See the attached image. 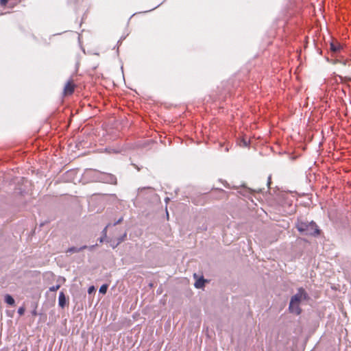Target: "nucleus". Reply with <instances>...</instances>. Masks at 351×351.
Returning <instances> with one entry per match:
<instances>
[{
	"label": "nucleus",
	"mask_w": 351,
	"mask_h": 351,
	"mask_svg": "<svg viewBox=\"0 0 351 351\" xmlns=\"http://www.w3.org/2000/svg\"><path fill=\"white\" fill-rule=\"evenodd\" d=\"M308 294L303 288H299L298 292L291 297L289 310L291 313L297 315H300L302 312L300 304L302 301L307 300Z\"/></svg>",
	"instance_id": "obj_1"
},
{
	"label": "nucleus",
	"mask_w": 351,
	"mask_h": 351,
	"mask_svg": "<svg viewBox=\"0 0 351 351\" xmlns=\"http://www.w3.org/2000/svg\"><path fill=\"white\" fill-rule=\"evenodd\" d=\"M298 230L304 235H317L319 234V230L315 223L298 221L296 225Z\"/></svg>",
	"instance_id": "obj_2"
},
{
	"label": "nucleus",
	"mask_w": 351,
	"mask_h": 351,
	"mask_svg": "<svg viewBox=\"0 0 351 351\" xmlns=\"http://www.w3.org/2000/svg\"><path fill=\"white\" fill-rule=\"evenodd\" d=\"M74 91V85L71 83V81H69L64 88V95H71Z\"/></svg>",
	"instance_id": "obj_3"
},
{
	"label": "nucleus",
	"mask_w": 351,
	"mask_h": 351,
	"mask_svg": "<svg viewBox=\"0 0 351 351\" xmlns=\"http://www.w3.org/2000/svg\"><path fill=\"white\" fill-rule=\"evenodd\" d=\"M58 304L62 308H63L66 304V297L63 292H60L59 294Z\"/></svg>",
	"instance_id": "obj_4"
},
{
	"label": "nucleus",
	"mask_w": 351,
	"mask_h": 351,
	"mask_svg": "<svg viewBox=\"0 0 351 351\" xmlns=\"http://www.w3.org/2000/svg\"><path fill=\"white\" fill-rule=\"evenodd\" d=\"M204 283H205V280L202 277L195 281L194 286L197 289H201V288L204 287Z\"/></svg>",
	"instance_id": "obj_5"
},
{
	"label": "nucleus",
	"mask_w": 351,
	"mask_h": 351,
	"mask_svg": "<svg viewBox=\"0 0 351 351\" xmlns=\"http://www.w3.org/2000/svg\"><path fill=\"white\" fill-rule=\"evenodd\" d=\"M86 245H84L82 247H81L80 248H77L75 247H69L66 252H69V253H76V252H78L84 249H86Z\"/></svg>",
	"instance_id": "obj_6"
},
{
	"label": "nucleus",
	"mask_w": 351,
	"mask_h": 351,
	"mask_svg": "<svg viewBox=\"0 0 351 351\" xmlns=\"http://www.w3.org/2000/svg\"><path fill=\"white\" fill-rule=\"evenodd\" d=\"M5 302L10 304V305H14V298L9 294H7L5 295Z\"/></svg>",
	"instance_id": "obj_7"
},
{
	"label": "nucleus",
	"mask_w": 351,
	"mask_h": 351,
	"mask_svg": "<svg viewBox=\"0 0 351 351\" xmlns=\"http://www.w3.org/2000/svg\"><path fill=\"white\" fill-rule=\"evenodd\" d=\"M340 47H341V45L337 43H330V49L333 52L338 51L339 50Z\"/></svg>",
	"instance_id": "obj_8"
},
{
	"label": "nucleus",
	"mask_w": 351,
	"mask_h": 351,
	"mask_svg": "<svg viewBox=\"0 0 351 351\" xmlns=\"http://www.w3.org/2000/svg\"><path fill=\"white\" fill-rule=\"evenodd\" d=\"M107 180L106 181L108 182L110 184H115L116 183V178L112 176V175H107Z\"/></svg>",
	"instance_id": "obj_9"
},
{
	"label": "nucleus",
	"mask_w": 351,
	"mask_h": 351,
	"mask_svg": "<svg viewBox=\"0 0 351 351\" xmlns=\"http://www.w3.org/2000/svg\"><path fill=\"white\" fill-rule=\"evenodd\" d=\"M107 289H108V285H103L100 287L99 291V293H101L102 294H105L107 292Z\"/></svg>",
	"instance_id": "obj_10"
},
{
	"label": "nucleus",
	"mask_w": 351,
	"mask_h": 351,
	"mask_svg": "<svg viewBox=\"0 0 351 351\" xmlns=\"http://www.w3.org/2000/svg\"><path fill=\"white\" fill-rule=\"evenodd\" d=\"M108 242L110 243V246L112 247V248H115L116 247H117L119 245L117 244V241L111 239L110 240L108 241Z\"/></svg>",
	"instance_id": "obj_11"
},
{
	"label": "nucleus",
	"mask_w": 351,
	"mask_h": 351,
	"mask_svg": "<svg viewBox=\"0 0 351 351\" xmlns=\"http://www.w3.org/2000/svg\"><path fill=\"white\" fill-rule=\"evenodd\" d=\"M126 237V233H124L123 236L118 238L116 241L118 245H119L121 242H123Z\"/></svg>",
	"instance_id": "obj_12"
},
{
	"label": "nucleus",
	"mask_w": 351,
	"mask_h": 351,
	"mask_svg": "<svg viewBox=\"0 0 351 351\" xmlns=\"http://www.w3.org/2000/svg\"><path fill=\"white\" fill-rule=\"evenodd\" d=\"M60 285L52 286V287H49V291H56L57 290H58L60 289Z\"/></svg>",
	"instance_id": "obj_13"
},
{
	"label": "nucleus",
	"mask_w": 351,
	"mask_h": 351,
	"mask_svg": "<svg viewBox=\"0 0 351 351\" xmlns=\"http://www.w3.org/2000/svg\"><path fill=\"white\" fill-rule=\"evenodd\" d=\"M25 308L23 306H21V307H19V309H18V313L20 315H23L25 313Z\"/></svg>",
	"instance_id": "obj_14"
},
{
	"label": "nucleus",
	"mask_w": 351,
	"mask_h": 351,
	"mask_svg": "<svg viewBox=\"0 0 351 351\" xmlns=\"http://www.w3.org/2000/svg\"><path fill=\"white\" fill-rule=\"evenodd\" d=\"M110 226V224H108L104 229L102 230V235L104 236V237H107V229Z\"/></svg>",
	"instance_id": "obj_15"
},
{
	"label": "nucleus",
	"mask_w": 351,
	"mask_h": 351,
	"mask_svg": "<svg viewBox=\"0 0 351 351\" xmlns=\"http://www.w3.org/2000/svg\"><path fill=\"white\" fill-rule=\"evenodd\" d=\"M94 291H95V287H94V286H90V287L88 289V293L89 294L92 293Z\"/></svg>",
	"instance_id": "obj_16"
},
{
	"label": "nucleus",
	"mask_w": 351,
	"mask_h": 351,
	"mask_svg": "<svg viewBox=\"0 0 351 351\" xmlns=\"http://www.w3.org/2000/svg\"><path fill=\"white\" fill-rule=\"evenodd\" d=\"M8 0H0V3L2 5H5L8 3Z\"/></svg>",
	"instance_id": "obj_17"
},
{
	"label": "nucleus",
	"mask_w": 351,
	"mask_h": 351,
	"mask_svg": "<svg viewBox=\"0 0 351 351\" xmlns=\"http://www.w3.org/2000/svg\"><path fill=\"white\" fill-rule=\"evenodd\" d=\"M107 237H104V236L102 235V237L99 239V242L103 243L104 241L106 240Z\"/></svg>",
	"instance_id": "obj_18"
},
{
	"label": "nucleus",
	"mask_w": 351,
	"mask_h": 351,
	"mask_svg": "<svg viewBox=\"0 0 351 351\" xmlns=\"http://www.w3.org/2000/svg\"><path fill=\"white\" fill-rule=\"evenodd\" d=\"M122 220H123V218L121 217L119 219H118V221L116 223H114V225H116V224L120 223Z\"/></svg>",
	"instance_id": "obj_19"
},
{
	"label": "nucleus",
	"mask_w": 351,
	"mask_h": 351,
	"mask_svg": "<svg viewBox=\"0 0 351 351\" xmlns=\"http://www.w3.org/2000/svg\"><path fill=\"white\" fill-rule=\"evenodd\" d=\"M243 145H244L245 146H247V141H246L243 140Z\"/></svg>",
	"instance_id": "obj_20"
},
{
	"label": "nucleus",
	"mask_w": 351,
	"mask_h": 351,
	"mask_svg": "<svg viewBox=\"0 0 351 351\" xmlns=\"http://www.w3.org/2000/svg\"><path fill=\"white\" fill-rule=\"evenodd\" d=\"M32 314H33V315H36V311H34L32 312Z\"/></svg>",
	"instance_id": "obj_21"
}]
</instances>
